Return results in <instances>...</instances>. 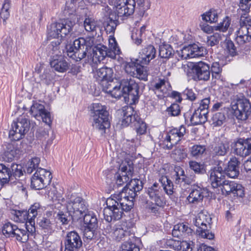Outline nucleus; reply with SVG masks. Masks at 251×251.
Returning <instances> with one entry per match:
<instances>
[{
	"mask_svg": "<svg viewBox=\"0 0 251 251\" xmlns=\"http://www.w3.org/2000/svg\"><path fill=\"white\" fill-rule=\"evenodd\" d=\"M126 195L124 192H120L107 199L106 207L103 209L104 218L107 222L120 220L124 211L128 212L132 208L133 201Z\"/></svg>",
	"mask_w": 251,
	"mask_h": 251,
	"instance_id": "obj_1",
	"label": "nucleus"
},
{
	"mask_svg": "<svg viewBox=\"0 0 251 251\" xmlns=\"http://www.w3.org/2000/svg\"><path fill=\"white\" fill-rule=\"evenodd\" d=\"M210 180L213 188H219L225 195L232 194L234 196L242 197L244 195V187L234 181L226 180L222 167L218 166L210 171Z\"/></svg>",
	"mask_w": 251,
	"mask_h": 251,
	"instance_id": "obj_2",
	"label": "nucleus"
},
{
	"mask_svg": "<svg viewBox=\"0 0 251 251\" xmlns=\"http://www.w3.org/2000/svg\"><path fill=\"white\" fill-rule=\"evenodd\" d=\"M113 75L112 68L104 67L97 71L95 77L104 92L110 94L113 98H118L122 92L120 86L113 81Z\"/></svg>",
	"mask_w": 251,
	"mask_h": 251,
	"instance_id": "obj_3",
	"label": "nucleus"
},
{
	"mask_svg": "<svg viewBox=\"0 0 251 251\" xmlns=\"http://www.w3.org/2000/svg\"><path fill=\"white\" fill-rule=\"evenodd\" d=\"M70 18L61 23H54L50 25L48 28L49 37L52 38H59L65 37L73 30L74 26L77 21V16L75 14L68 13Z\"/></svg>",
	"mask_w": 251,
	"mask_h": 251,
	"instance_id": "obj_4",
	"label": "nucleus"
},
{
	"mask_svg": "<svg viewBox=\"0 0 251 251\" xmlns=\"http://www.w3.org/2000/svg\"><path fill=\"white\" fill-rule=\"evenodd\" d=\"M121 115L123 116L121 124L123 126H127L132 124L138 134L142 135L146 133L147 130L146 123L135 113L132 107L130 106L124 107Z\"/></svg>",
	"mask_w": 251,
	"mask_h": 251,
	"instance_id": "obj_5",
	"label": "nucleus"
},
{
	"mask_svg": "<svg viewBox=\"0 0 251 251\" xmlns=\"http://www.w3.org/2000/svg\"><path fill=\"white\" fill-rule=\"evenodd\" d=\"M108 115L109 113L105 106L98 103L92 104L91 116L93 120V126L96 129L101 130L102 133L105 132L106 128L110 126Z\"/></svg>",
	"mask_w": 251,
	"mask_h": 251,
	"instance_id": "obj_6",
	"label": "nucleus"
},
{
	"mask_svg": "<svg viewBox=\"0 0 251 251\" xmlns=\"http://www.w3.org/2000/svg\"><path fill=\"white\" fill-rule=\"evenodd\" d=\"M212 218L206 212H200L196 217L194 224L197 227L196 233L200 237L212 240L214 234L211 231Z\"/></svg>",
	"mask_w": 251,
	"mask_h": 251,
	"instance_id": "obj_7",
	"label": "nucleus"
},
{
	"mask_svg": "<svg viewBox=\"0 0 251 251\" xmlns=\"http://www.w3.org/2000/svg\"><path fill=\"white\" fill-rule=\"evenodd\" d=\"M120 86L122 92L120 98L123 96L125 99L127 98L128 101L135 103L139 99V86L135 79L130 76L123 78L120 83L116 82Z\"/></svg>",
	"mask_w": 251,
	"mask_h": 251,
	"instance_id": "obj_8",
	"label": "nucleus"
},
{
	"mask_svg": "<svg viewBox=\"0 0 251 251\" xmlns=\"http://www.w3.org/2000/svg\"><path fill=\"white\" fill-rule=\"evenodd\" d=\"M66 208L69 213L76 220L83 217L84 213L88 210L86 201L75 194L68 196Z\"/></svg>",
	"mask_w": 251,
	"mask_h": 251,
	"instance_id": "obj_9",
	"label": "nucleus"
},
{
	"mask_svg": "<svg viewBox=\"0 0 251 251\" xmlns=\"http://www.w3.org/2000/svg\"><path fill=\"white\" fill-rule=\"evenodd\" d=\"M91 50L85 39L79 38L74 41L73 45L68 49L67 53L70 57L76 61H79L86 57L89 58V54Z\"/></svg>",
	"mask_w": 251,
	"mask_h": 251,
	"instance_id": "obj_10",
	"label": "nucleus"
},
{
	"mask_svg": "<svg viewBox=\"0 0 251 251\" xmlns=\"http://www.w3.org/2000/svg\"><path fill=\"white\" fill-rule=\"evenodd\" d=\"M181 69L188 75L190 69L193 70L198 79L200 80L207 81L210 77V67L207 63L200 61L196 63H190L182 64Z\"/></svg>",
	"mask_w": 251,
	"mask_h": 251,
	"instance_id": "obj_11",
	"label": "nucleus"
},
{
	"mask_svg": "<svg viewBox=\"0 0 251 251\" xmlns=\"http://www.w3.org/2000/svg\"><path fill=\"white\" fill-rule=\"evenodd\" d=\"M231 106L233 115L239 120H247L251 113L250 103L244 97L238 98L231 103Z\"/></svg>",
	"mask_w": 251,
	"mask_h": 251,
	"instance_id": "obj_12",
	"label": "nucleus"
},
{
	"mask_svg": "<svg viewBox=\"0 0 251 251\" xmlns=\"http://www.w3.org/2000/svg\"><path fill=\"white\" fill-rule=\"evenodd\" d=\"M29 121L25 116L19 117L16 122L12 124V129L9 131L10 138L14 141L22 139L29 129Z\"/></svg>",
	"mask_w": 251,
	"mask_h": 251,
	"instance_id": "obj_13",
	"label": "nucleus"
},
{
	"mask_svg": "<svg viewBox=\"0 0 251 251\" xmlns=\"http://www.w3.org/2000/svg\"><path fill=\"white\" fill-rule=\"evenodd\" d=\"M51 173L43 168H38L30 178V186L35 190H41L50 184L52 179Z\"/></svg>",
	"mask_w": 251,
	"mask_h": 251,
	"instance_id": "obj_14",
	"label": "nucleus"
},
{
	"mask_svg": "<svg viewBox=\"0 0 251 251\" xmlns=\"http://www.w3.org/2000/svg\"><path fill=\"white\" fill-rule=\"evenodd\" d=\"M133 163L131 161L125 160L120 166L119 170L115 175L116 183L119 186L127 183L132 176Z\"/></svg>",
	"mask_w": 251,
	"mask_h": 251,
	"instance_id": "obj_15",
	"label": "nucleus"
},
{
	"mask_svg": "<svg viewBox=\"0 0 251 251\" xmlns=\"http://www.w3.org/2000/svg\"><path fill=\"white\" fill-rule=\"evenodd\" d=\"M185 133V128L183 126H181L179 128H175L170 130L163 141V148L172 149L182 139Z\"/></svg>",
	"mask_w": 251,
	"mask_h": 251,
	"instance_id": "obj_16",
	"label": "nucleus"
},
{
	"mask_svg": "<svg viewBox=\"0 0 251 251\" xmlns=\"http://www.w3.org/2000/svg\"><path fill=\"white\" fill-rule=\"evenodd\" d=\"M64 244V251H83L81 238L76 231H72L66 234Z\"/></svg>",
	"mask_w": 251,
	"mask_h": 251,
	"instance_id": "obj_17",
	"label": "nucleus"
},
{
	"mask_svg": "<svg viewBox=\"0 0 251 251\" xmlns=\"http://www.w3.org/2000/svg\"><path fill=\"white\" fill-rule=\"evenodd\" d=\"M135 0H117L116 9L118 17H127L132 15L135 8Z\"/></svg>",
	"mask_w": 251,
	"mask_h": 251,
	"instance_id": "obj_18",
	"label": "nucleus"
},
{
	"mask_svg": "<svg viewBox=\"0 0 251 251\" xmlns=\"http://www.w3.org/2000/svg\"><path fill=\"white\" fill-rule=\"evenodd\" d=\"M30 114L38 120H42L48 125L51 123L50 114L47 111L45 106L37 102L34 103L30 107Z\"/></svg>",
	"mask_w": 251,
	"mask_h": 251,
	"instance_id": "obj_19",
	"label": "nucleus"
},
{
	"mask_svg": "<svg viewBox=\"0 0 251 251\" xmlns=\"http://www.w3.org/2000/svg\"><path fill=\"white\" fill-rule=\"evenodd\" d=\"M96 50L101 54V56L108 57L112 59H115L116 55L119 54L120 50L118 47L116 39L114 37H111L109 39V48L105 46L96 48Z\"/></svg>",
	"mask_w": 251,
	"mask_h": 251,
	"instance_id": "obj_20",
	"label": "nucleus"
},
{
	"mask_svg": "<svg viewBox=\"0 0 251 251\" xmlns=\"http://www.w3.org/2000/svg\"><path fill=\"white\" fill-rule=\"evenodd\" d=\"M235 154L242 157L251 154V138H239L235 142L233 146Z\"/></svg>",
	"mask_w": 251,
	"mask_h": 251,
	"instance_id": "obj_21",
	"label": "nucleus"
},
{
	"mask_svg": "<svg viewBox=\"0 0 251 251\" xmlns=\"http://www.w3.org/2000/svg\"><path fill=\"white\" fill-rule=\"evenodd\" d=\"M204 50L203 47H199L194 44L184 47L179 54L182 59H184L198 57L203 55Z\"/></svg>",
	"mask_w": 251,
	"mask_h": 251,
	"instance_id": "obj_22",
	"label": "nucleus"
},
{
	"mask_svg": "<svg viewBox=\"0 0 251 251\" xmlns=\"http://www.w3.org/2000/svg\"><path fill=\"white\" fill-rule=\"evenodd\" d=\"M240 161L236 157H232L228 162L227 166L222 169L224 176L226 175L228 177L235 178L239 175Z\"/></svg>",
	"mask_w": 251,
	"mask_h": 251,
	"instance_id": "obj_23",
	"label": "nucleus"
},
{
	"mask_svg": "<svg viewBox=\"0 0 251 251\" xmlns=\"http://www.w3.org/2000/svg\"><path fill=\"white\" fill-rule=\"evenodd\" d=\"M156 50L154 46L150 45L142 50L139 52L136 62L142 64H148L151 60L155 58Z\"/></svg>",
	"mask_w": 251,
	"mask_h": 251,
	"instance_id": "obj_24",
	"label": "nucleus"
},
{
	"mask_svg": "<svg viewBox=\"0 0 251 251\" xmlns=\"http://www.w3.org/2000/svg\"><path fill=\"white\" fill-rule=\"evenodd\" d=\"M205 190L198 185H192L190 192L187 197L186 201L189 203L197 204L202 201Z\"/></svg>",
	"mask_w": 251,
	"mask_h": 251,
	"instance_id": "obj_25",
	"label": "nucleus"
},
{
	"mask_svg": "<svg viewBox=\"0 0 251 251\" xmlns=\"http://www.w3.org/2000/svg\"><path fill=\"white\" fill-rule=\"evenodd\" d=\"M106 230L111 234V236L115 240L120 241L123 238L128 235V228L126 226V223L117 224L115 225L113 228L109 230L107 226Z\"/></svg>",
	"mask_w": 251,
	"mask_h": 251,
	"instance_id": "obj_26",
	"label": "nucleus"
},
{
	"mask_svg": "<svg viewBox=\"0 0 251 251\" xmlns=\"http://www.w3.org/2000/svg\"><path fill=\"white\" fill-rule=\"evenodd\" d=\"M147 193L150 199L157 205L160 206L164 205V202L162 197V191L158 183L155 182L151 187H149Z\"/></svg>",
	"mask_w": 251,
	"mask_h": 251,
	"instance_id": "obj_27",
	"label": "nucleus"
},
{
	"mask_svg": "<svg viewBox=\"0 0 251 251\" xmlns=\"http://www.w3.org/2000/svg\"><path fill=\"white\" fill-rule=\"evenodd\" d=\"M229 149V142L224 137H222L216 143L213 149V153L216 156L225 155Z\"/></svg>",
	"mask_w": 251,
	"mask_h": 251,
	"instance_id": "obj_28",
	"label": "nucleus"
},
{
	"mask_svg": "<svg viewBox=\"0 0 251 251\" xmlns=\"http://www.w3.org/2000/svg\"><path fill=\"white\" fill-rule=\"evenodd\" d=\"M50 65L55 71L60 73L65 72L69 68L68 63L61 56H53Z\"/></svg>",
	"mask_w": 251,
	"mask_h": 251,
	"instance_id": "obj_29",
	"label": "nucleus"
},
{
	"mask_svg": "<svg viewBox=\"0 0 251 251\" xmlns=\"http://www.w3.org/2000/svg\"><path fill=\"white\" fill-rule=\"evenodd\" d=\"M236 41L238 44L243 45L251 39V28L240 25L236 32Z\"/></svg>",
	"mask_w": 251,
	"mask_h": 251,
	"instance_id": "obj_30",
	"label": "nucleus"
},
{
	"mask_svg": "<svg viewBox=\"0 0 251 251\" xmlns=\"http://www.w3.org/2000/svg\"><path fill=\"white\" fill-rule=\"evenodd\" d=\"M193 230L187 223H179L175 225L172 231L174 236H186L191 235Z\"/></svg>",
	"mask_w": 251,
	"mask_h": 251,
	"instance_id": "obj_31",
	"label": "nucleus"
},
{
	"mask_svg": "<svg viewBox=\"0 0 251 251\" xmlns=\"http://www.w3.org/2000/svg\"><path fill=\"white\" fill-rule=\"evenodd\" d=\"M167 245L176 251H192L188 243L185 241L181 242L171 239L167 241Z\"/></svg>",
	"mask_w": 251,
	"mask_h": 251,
	"instance_id": "obj_32",
	"label": "nucleus"
},
{
	"mask_svg": "<svg viewBox=\"0 0 251 251\" xmlns=\"http://www.w3.org/2000/svg\"><path fill=\"white\" fill-rule=\"evenodd\" d=\"M152 86L153 90L158 96L160 95V93L162 94H167L168 90L170 88L169 82L165 79H159Z\"/></svg>",
	"mask_w": 251,
	"mask_h": 251,
	"instance_id": "obj_33",
	"label": "nucleus"
},
{
	"mask_svg": "<svg viewBox=\"0 0 251 251\" xmlns=\"http://www.w3.org/2000/svg\"><path fill=\"white\" fill-rule=\"evenodd\" d=\"M207 115L205 111L201 112L198 110H195L190 118V123L192 125H197L205 123L207 120Z\"/></svg>",
	"mask_w": 251,
	"mask_h": 251,
	"instance_id": "obj_34",
	"label": "nucleus"
},
{
	"mask_svg": "<svg viewBox=\"0 0 251 251\" xmlns=\"http://www.w3.org/2000/svg\"><path fill=\"white\" fill-rule=\"evenodd\" d=\"M11 179L10 169L5 165L0 164V183L2 185L8 183Z\"/></svg>",
	"mask_w": 251,
	"mask_h": 251,
	"instance_id": "obj_35",
	"label": "nucleus"
},
{
	"mask_svg": "<svg viewBox=\"0 0 251 251\" xmlns=\"http://www.w3.org/2000/svg\"><path fill=\"white\" fill-rule=\"evenodd\" d=\"M83 222L85 225V227H89L90 228H97L98 227V220L94 213L89 212L84 213Z\"/></svg>",
	"mask_w": 251,
	"mask_h": 251,
	"instance_id": "obj_36",
	"label": "nucleus"
},
{
	"mask_svg": "<svg viewBox=\"0 0 251 251\" xmlns=\"http://www.w3.org/2000/svg\"><path fill=\"white\" fill-rule=\"evenodd\" d=\"M137 69L135 73L134 77L144 81L148 80L149 75V69L147 66H144V64H139L137 62Z\"/></svg>",
	"mask_w": 251,
	"mask_h": 251,
	"instance_id": "obj_37",
	"label": "nucleus"
},
{
	"mask_svg": "<svg viewBox=\"0 0 251 251\" xmlns=\"http://www.w3.org/2000/svg\"><path fill=\"white\" fill-rule=\"evenodd\" d=\"M159 181L161 183L164 190L167 195H171L173 193V183L167 176H161L159 179Z\"/></svg>",
	"mask_w": 251,
	"mask_h": 251,
	"instance_id": "obj_38",
	"label": "nucleus"
},
{
	"mask_svg": "<svg viewBox=\"0 0 251 251\" xmlns=\"http://www.w3.org/2000/svg\"><path fill=\"white\" fill-rule=\"evenodd\" d=\"M13 220L17 222L28 223L29 224V217L26 210L15 211L13 214Z\"/></svg>",
	"mask_w": 251,
	"mask_h": 251,
	"instance_id": "obj_39",
	"label": "nucleus"
},
{
	"mask_svg": "<svg viewBox=\"0 0 251 251\" xmlns=\"http://www.w3.org/2000/svg\"><path fill=\"white\" fill-rule=\"evenodd\" d=\"M118 24V20L117 17L115 16V19H113L112 17H109L107 21L104 24V28L107 33L113 34Z\"/></svg>",
	"mask_w": 251,
	"mask_h": 251,
	"instance_id": "obj_40",
	"label": "nucleus"
},
{
	"mask_svg": "<svg viewBox=\"0 0 251 251\" xmlns=\"http://www.w3.org/2000/svg\"><path fill=\"white\" fill-rule=\"evenodd\" d=\"M205 151V146L201 145H194L190 148L191 155L196 158L201 157Z\"/></svg>",
	"mask_w": 251,
	"mask_h": 251,
	"instance_id": "obj_41",
	"label": "nucleus"
},
{
	"mask_svg": "<svg viewBox=\"0 0 251 251\" xmlns=\"http://www.w3.org/2000/svg\"><path fill=\"white\" fill-rule=\"evenodd\" d=\"M40 210V204L35 203L31 205L27 212L28 216L29 217V224L32 226L35 224L34 219L37 216L39 210Z\"/></svg>",
	"mask_w": 251,
	"mask_h": 251,
	"instance_id": "obj_42",
	"label": "nucleus"
},
{
	"mask_svg": "<svg viewBox=\"0 0 251 251\" xmlns=\"http://www.w3.org/2000/svg\"><path fill=\"white\" fill-rule=\"evenodd\" d=\"M40 162V159L39 157H34L29 160L26 165V172L27 174H30L34 171H36Z\"/></svg>",
	"mask_w": 251,
	"mask_h": 251,
	"instance_id": "obj_43",
	"label": "nucleus"
},
{
	"mask_svg": "<svg viewBox=\"0 0 251 251\" xmlns=\"http://www.w3.org/2000/svg\"><path fill=\"white\" fill-rule=\"evenodd\" d=\"M225 111H221L215 113L212 118V125L214 126H221L226 121Z\"/></svg>",
	"mask_w": 251,
	"mask_h": 251,
	"instance_id": "obj_44",
	"label": "nucleus"
},
{
	"mask_svg": "<svg viewBox=\"0 0 251 251\" xmlns=\"http://www.w3.org/2000/svg\"><path fill=\"white\" fill-rule=\"evenodd\" d=\"M13 237H16L19 242L25 243L28 239V234L26 230L20 229L17 227L14 232Z\"/></svg>",
	"mask_w": 251,
	"mask_h": 251,
	"instance_id": "obj_45",
	"label": "nucleus"
},
{
	"mask_svg": "<svg viewBox=\"0 0 251 251\" xmlns=\"http://www.w3.org/2000/svg\"><path fill=\"white\" fill-rule=\"evenodd\" d=\"M189 165L190 168L193 170L196 174H204L206 173L205 166L203 164L196 161H190L189 162Z\"/></svg>",
	"mask_w": 251,
	"mask_h": 251,
	"instance_id": "obj_46",
	"label": "nucleus"
},
{
	"mask_svg": "<svg viewBox=\"0 0 251 251\" xmlns=\"http://www.w3.org/2000/svg\"><path fill=\"white\" fill-rule=\"evenodd\" d=\"M171 156L176 161L179 162L187 157V153L184 149L176 148L172 151Z\"/></svg>",
	"mask_w": 251,
	"mask_h": 251,
	"instance_id": "obj_47",
	"label": "nucleus"
},
{
	"mask_svg": "<svg viewBox=\"0 0 251 251\" xmlns=\"http://www.w3.org/2000/svg\"><path fill=\"white\" fill-rule=\"evenodd\" d=\"M17 227L16 225L10 222H7L2 226V233L6 237H13L14 232H15V230H16Z\"/></svg>",
	"mask_w": 251,
	"mask_h": 251,
	"instance_id": "obj_48",
	"label": "nucleus"
},
{
	"mask_svg": "<svg viewBox=\"0 0 251 251\" xmlns=\"http://www.w3.org/2000/svg\"><path fill=\"white\" fill-rule=\"evenodd\" d=\"M56 219L62 225H68L71 220H75L68 211L65 213L59 212L56 216Z\"/></svg>",
	"mask_w": 251,
	"mask_h": 251,
	"instance_id": "obj_49",
	"label": "nucleus"
},
{
	"mask_svg": "<svg viewBox=\"0 0 251 251\" xmlns=\"http://www.w3.org/2000/svg\"><path fill=\"white\" fill-rule=\"evenodd\" d=\"M202 19L206 22L215 23L218 21V15L217 11L215 10H210L202 15Z\"/></svg>",
	"mask_w": 251,
	"mask_h": 251,
	"instance_id": "obj_50",
	"label": "nucleus"
},
{
	"mask_svg": "<svg viewBox=\"0 0 251 251\" xmlns=\"http://www.w3.org/2000/svg\"><path fill=\"white\" fill-rule=\"evenodd\" d=\"M173 53V49L169 45H162L159 46V54L161 58H168Z\"/></svg>",
	"mask_w": 251,
	"mask_h": 251,
	"instance_id": "obj_51",
	"label": "nucleus"
},
{
	"mask_svg": "<svg viewBox=\"0 0 251 251\" xmlns=\"http://www.w3.org/2000/svg\"><path fill=\"white\" fill-rule=\"evenodd\" d=\"M175 174L174 175V178L176 184H181L184 180V176L185 172L184 170L180 167H176L174 169Z\"/></svg>",
	"mask_w": 251,
	"mask_h": 251,
	"instance_id": "obj_52",
	"label": "nucleus"
},
{
	"mask_svg": "<svg viewBox=\"0 0 251 251\" xmlns=\"http://www.w3.org/2000/svg\"><path fill=\"white\" fill-rule=\"evenodd\" d=\"M249 12H240V25L251 28V17Z\"/></svg>",
	"mask_w": 251,
	"mask_h": 251,
	"instance_id": "obj_53",
	"label": "nucleus"
},
{
	"mask_svg": "<svg viewBox=\"0 0 251 251\" xmlns=\"http://www.w3.org/2000/svg\"><path fill=\"white\" fill-rule=\"evenodd\" d=\"M223 36V34L218 33H215L212 35L207 36V44L211 47L217 45L222 40Z\"/></svg>",
	"mask_w": 251,
	"mask_h": 251,
	"instance_id": "obj_54",
	"label": "nucleus"
},
{
	"mask_svg": "<svg viewBox=\"0 0 251 251\" xmlns=\"http://www.w3.org/2000/svg\"><path fill=\"white\" fill-rule=\"evenodd\" d=\"M210 73L212 74V78L215 79H219L221 77V73L222 72V69L220 67L219 63L215 62H213L212 64Z\"/></svg>",
	"mask_w": 251,
	"mask_h": 251,
	"instance_id": "obj_55",
	"label": "nucleus"
},
{
	"mask_svg": "<svg viewBox=\"0 0 251 251\" xmlns=\"http://www.w3.org/2000/svg\"><path fill=\"white\" fill-rule=\"evenodd\" d=\"M125 70L126 73L130 75V77L135 75V73L137 69V62H127L125 65Z\"/></svg>",
	"mask_w": 251,
	"mask_h": 251,
	"instance_id": "obj_56",
	"label": "nucleus"
},
{
	"mask_svg": "<svg viewBox=\"0 0 251 251\" xmlns=\"http://www.w3.org/2000/svg\"><path fill=\"white\" fill-rule=\"evenodd\" d=\"M251 5V0H240L238 13L240 12H249Z\"/></svg>",
	"mask_w": 251,
	"mask_h": 251,
	"instance_id": "obj_57",
	"label": "nucleus"
},
{
	"mask_svg": "<svg viewBox=\"0 0 251 251\" xmlns=\"http://www.w3.org/2000/svg\"><path fill=\"white\" fill-rule=\"evenodd\" d=\"M230 25V20L228 17H226L223 22L214 27L215 30L222 32L226 31Z\"/></svg>",
	"mask_w": 251,
	"mask_h": 251,
	"instance_id": "obj_58",
	"label": "nucleus"
},
{
	"mask_svg": "<svg viewBox=\"0 0 251 251\" xmlns=\"http://www.w3.org/2000/svg\"><path fill=\"white\" fill-rule=\"evenodd\" d=\"M126 186L130 188V189H135L136 191L138 192L143 188L142 182L138 179L131 178L130 180L126 184Z\"/></svg>",
	"mask_w": 251,
	"mask_h": 251,
	"instance_id": "obj_59",
	"label": "nucleus"
},
{
	"mask_svg": "<svg viewBox=\"0 0 251 251\" xmlns=\"http://www.w3.org/2000/svg\"><path fill=\"white\" fill-rule=\"evenodd\" d=\"M168 115L171 116H177L180 114V109L177 103H173L166 109Z\"/></svg>",
	"mask_w": 251,
	"mask_h": 251,
	"instance_id": "obj_60",
	"label": "nucleus"
},
{
	"mask_svg": "<svg viewBox=\"0 0 251 251\" xmlns=\"http://www.w3.org/2000/svg\"><path fill=\"white\" fill-rule=\"evenodd\" d=\"M120 251H139V249L131 242H125L121 245Z\"/></svg>",
	"mask_w": 251,
	"mask_h": 251,
	"instance_id": "obj_61",
	"label": "nucleus"
},
{
	"mask_svg": "<svg viewBox=\"0 0 251 251\" xmlns=\"http://www.w3.org/2000/svg\"><path fill=\"white\" fill-rule=\"evenodd\" d=\"M84 27L88 32L95 30L96 27L95 21L92 18H86L84 21Z\"/></svg>",
	"mask_w": 251,
	"mask_h": 251,
	"instance_id": "obj_62",
	"label": "nucleus"
},
{
	"mask_svg": "<svg viewBox=\"0 0 251 251\" xmlns=\"http://www.w3.org/2000/svg\"><path fill=\"white\" fill-rule=\"evenodd\" d=\"M9 168L11 172V178L13 176L15 177H19L23 175L21 165L17 164H12Z\"/></svg>",
	"mask_w": 251,
	"mask_h": 251,
	"instance_id": "obj_63",
	"label": "nucleus"
},
{
	"mask_svg": "<svg viewBox=\"0 0 251 251\" xmlns=\"http://www.w3.org/2000/svg\"><path fill=\"white\" fill-rule=\"evenodd\" d=\"M49 196L51 199L52 201H58L59 202H64V198L60 193H58L56 190H50L49 192Z\"/></svg>",
	"mask_w": 251,
	"mask_h": 251,
	"instance_id": "obj_64",
	"label": "nucleus"
}]
</instances>
